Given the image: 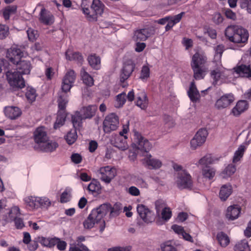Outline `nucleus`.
Here are the masks:
<instances>
[{
  "mask_svg": "<svg viewBox=\"0 0 251 251\" xmlns=\"http://www.w3.org/2000/svg\"><path fill=\"white\" fill-rule=\"evenodd\" d=\"M56 240V237L47 238L44 237H39L38 238V241L40 242L42 245L49 248H51L55 245V241Z\"/></svg>",
  "mask_w": 251,
  "mask_h": 251,
  "instance_id": "nucleus-44",
  "label": "nucleus"
},
{
  "mask_svg": "<svg viewBox=\"0 0 251 251\" xmlns=\"http://www.w3.org/2000/svg\"><path fill=\"white\" fill-rule=\"evenodd\" d=\"M150 70L149 68L147 66H143L142 68L140 78L143 81L147 80L150 77Z\"/></svg>",
  "mask_w": 251,
  "mask_h": 251,
  "instance_id": "nucleus-57",
  "label": "nucleus"
},
{
  "mask_svg": "<svg viewBox=\"0 0 251 251\" xmlns=\"http://www.w3.org/2000/svg\"><path fill=\"white\" fill-rule=\"evenodd\" d=\"M119 124V118L114 113L107 115L103 122V128L105 133H110L115 130Z\"/></svg>",
  "mask_w": 251,
  "mask_h": 251,
  "instance_id": "nucleus-7",
  "label": "nucleus"
},
{
  "mask_svg": "<svg viewBox=\"0 0 251 251\" xmlns=\"http://www.w3.org/2000/svg\"><path fill=\"white\" fill-rule=\"evenodd\" d=\"M162 251H177L176 247L172 244L170 241H168L160 245Z\"/></svg>",
  "mask_w": 251,
  "mask_h": 251,
  "instance_id": "nucleus-54",
  "label": "nucleus"
},
{
  "mask_svg": "<svg viewBox=\"0 0 251 251\" xmlns=\"http://www.w3.org/2000/svg\"><path fill=\"white\" fill-rule=\"evenodd\" d=\"M126 94L125 92H123L118 95L116 97V100L115 103V107L117 108L122 107L126 102Z\"/></svg>",
  "mask_w": 251,
  "mask_h": 251,
  "instance_id": "nucleus-52",
  "label": "nucleus"
},
{
  "mask_svg": "<svg viewBox=\"0 0 251 251\" xmlns=\"http://www.w3.org/2000/svg\"><path fill=\"white\" fill-rule=\"evenodd\" d=\"M9 217L11 220L17 218L20 214V208L17 206H13L8 212Z\"/></svg>",
  "mask_w": 251,
  "mask_h": 251,
  "instance_id": "nucleus-61",
  "label": "nucleus"
},
{
  "mask_svg": "<svg viewBox=\"0 0 251 251\" xmlns=\"http://www.w3.org/2000/svg\"><path fill=\"white\" fill-rule=\"evenodd\" d=\"M77 133L75 129L72 130L69 132L65 136V139L69 145L73 144L77 139Z\"/></svg>",
  "mask_w": 251,
  "mask_h": 251,
  "instance_id": "nucleus-53",
  "label": "nucleus"
},
{
  "mask_svg": "<svg viewBox=\"0 0 251 251\" xmlns=\"http://www.w3.org/2000/svg\"><path fill=\"white\" fill-rule=\"evenodd\" d=\"M97 109V106L96 105H90L82 107L80 112L85 119H90L95 115Z\"/></svg>",
  "mask_w": 251,
  "mask_h": 251,
  "instance_id": "nucleus-28",
  "label": "nucleus"
},
{
  "mask_svg": "<svg viewBox=\"0 0 251 251\" xmlns=\"http://www.w3.org/2000/svg\"><path fill=\"white\" fill-rule=\"evenodd\" d=\"M85 119L82 117V115L80 111H77L72 116V122L74 127L75 128L79 127L81 126V121Z\"/></svg>",
  "mask_w": 251,
  "mask_h": 251,
  "instance_id": "nucleus-46",
  "label": "nucleus"
},
{
  "mask_svg": "<svg viewBox=\"0 0 251 251\" xmlns=\"http://www.w3.org/2000/svg\"><path fill=\"white\" fill-rule=\"evenodd\" d=\"M216 238L222 247H226L229 244L230 239L229 237L223 232L218 233Z\"/></svg>",
  "mask_w": 251,
  "mask_h": 251,
  "instance_id": "nucleus-40",
  "label": "nucleus"
},
{
  "mask_svg": "<svg viewBox=\"0 0 251 251\" xmlns=\"http://www.w3.org/2000/svg\"><path fill=\"white\" fill-rule=\"evenodd\" d=\"M203 32L204 34H207L211 39H214L217 37L216 30L211 27H205L204 28Z\"/></svg>",
  "mask_w": 251,
  "mask_h": 251,
  "instance_id": "nucleus-63",
  "label": "nucleus"
},
{
  "mask_svg": "<svg viewBox=\"0 0 251 251\" xmlns=\"http://www.w3.org/2000/svg\"><path fill=\"white\" fill-rule=\"evenodd\" d=\"M241 212V208L238 205H233L228 207L226 217L227 219L234 220L238 218Z\"/></svg>",
  "mask_w": 251,
  "mask_h": 251,
  "instance_id": "nucleus-25",
  "label": "nucleus"
},
{
  "mask_svg": "<svg viewBox=\"0 0 251 251\" xmlns=\"http://www.w3.org/2000/svg\"><path fill=\"white\" fill-rule=\"evenodd\" d=\"M248 108V103L246 100H239L232 109V113L234 116H238L246 110Z\"/></svg>",
  "mask_w": 251,
  "mask_h": 251,
  "instance_id": "nucleus-29",
  "label": "nucleus"
},
{
  "mask_svg": "<svg viewBox=\"0 0 251 251\" xmlns=\"http://www.w3.org/2000/svg\"><path fill=\"white\" fill-rule=\"evenodd\" d=\"M234 100V97L231 93L224 95L217 100L215 107L218 109L225 108L232 103Z\"/></svg>",
  "mask_w": 251,
  "mask_h": 251,
  "instance_id": "nucleus-16",
  "label": "nucleus"
},
{
  "mask_svg": "<svg viewBox=\"0 0 251 251\" xmlns=\"http://www.w3.org/2000/svg\"><path fill=\"white\" fill-rule=\"evenodd\" d=\"M39 16L40 22L45 25H51L54 23V16L50 12L44 8L41 9Z\"/></svg>",
  "mask_w": 251,
  "mask_h": 251,
  "instance_id": "nucleus-20",
  "label": "nucleus"
},
{
  "mask_svg": "<svg viewBox=\"0 0 251 251\" xmlns=\"http://www.w3.org/2000/svg\"><path fill=\"white\" fill-rule=\"evenodd\" d=\"M76 78V74L74 70H69L62 79L61 89L64 91H70L73 86Z\"/></svg>",
  "mask_w": 251,
  "mask_h": 251,
  "instance_id": "nucleus-10",
  "label": "nucleus"
},
{
  "mask_svg": "<svg viewBox=\"0 0 251 251\" xmlns=\"http://www.w3.org/2000/svg\"><path fill=\"white\" fill-rule=\"evenodd\" d=\"M103 207L99 210V207L93 209L88 217L83 222V226L85 228L91 229L93 228L96 224H98L102 221V225L100 226V231L103 232L105 227L104 220H102V214L104 213Z\"/></svg>",
  "mask_w": 251,
  "mask_h": 251,
  "instance_id": "nucleus-2",
  "label": "nucleus"
},
{
  "mask_svg": "<svg viewBox=\"0 0 251 251\" xmlns=\"http://www.w3.org/2000/svg\"><path fill=\"white\" fill-rule=\"evenodd\" d=\"M134 68L135 65L131 60H128L124 64L120 75V80L121 82H124L130 77Z\"/></svg>",
  "mask_w": 251,
  "mask_h": 251,
  "instance_id": "nucleus-13",
  "label": "nucleus"
},
{
  "mask_svg": "<svg viewBox=\"0 0 251 251\" xmlns=\"http://www.w3.org/2000/svg\"><path fill=\"white\" fill-rule=\"evenodd\" d=\"M134 143L133 147L137 150L145 152L149 151L152 148V144L146 138L143 137L140 133L135 132L134 134Z\"/></svg>",
  "mask_w": 251,
  "mask_h": 251,
  "instance_id": "nucleus-8",
  "label": "nucleus"
},
{
  "mask_svg": "<svg viewBox=\"0 0 251 251\" xmlns=\"http://www.w3.org/2000/svg\"><path fill=\"white\" fill-rule=\"evenodd\" d=\"M41 150L45 152H52L54 151L58 147V144L52 141H45L39 145Z\"/></svg>",
  "mask_w": 251,
  "mask_h": 251,
  "instance_id": "nucleus-35",
  "label": "nucleus"
},
{
  "mask_svg": "<svg viewBox=\"0 0 251 251\" xmlns=\"http://www.w3.org/2000/svg\"><path fill=\"white\" fill-rule=\"evenodd\" d=\"M215 63V68L210 73L214 85L217 84L219 81H222L225 79L232 78L233 70L224 68L221 63Z\"/></svg>",
  "mask_w": 251,
  "mask_h": 251,
  "instance_id": "nucleus-3",
  "label": "nucleus"
},
{
  "mask_svg": "<svg viewBox=\"0 0 251 251\" xmlns=\"http://www.w3.org/2000/svg\"><path fill=\"white\" fill-rule=\"evenodd\" d=\"M87 189L92 193H98L100 189V186L98 182L92 181L88 185Z\"/></svg>",
  "mask_w": 251,
  "mask_h": 251,
  "instance_id": "nucleus-56",
  "label": "nucleus"
},
{
  "mask_svg": "<svg viewBox=\"0 0 251 251\" xmlns=\"http://www.w3.org/2000/svg\"><path fill=\"white\" fill-rule=\"evenodd\" d=\"M136 104L142 109H145L148 104V100L146 93L144 90H141L136 94Z\"/></svg>",
  "mask_w": 251,
  "mask_h": 251,
  "instance_id": "nucleus-23",
  "label": "nucleus"
},
{
  "mask_svg": "<svg viewBox=\"0 0 251 251\" xmlns=\"http://www.w3.org/2000/svg\"><path fill=\"white\" fill-rule=\"evenodd\" d=\"M234 250L235 251H249L250 247L247 241L243 240L236 244Z\"/></svg>",
  "mask_w": 251,
  "mask_h": 251,
  "instance_id": "nucleus-50",
  "label": "nucleus"
},
{
  "mask_svg": "<svg viewBox=\"0 0 251 251\" xmlns=\"http://www.w3.org/2000/svg\"><path fill=\"white\" fill-rule=\"evenodd\" d=\"M68 92L62 90V91L58 93L57 102L59 111H65L66 105L68 102V96L67 94Z\"/></svg>",
  "mask_w": 251,
  "mask_h": 251,
  "instance_id": "nucleus-27",
  "label": "nucleus"
},
{
  "mask_svg": "<svg viewBox=\"0 0 251 251\" xmlns=\"http://www.w3.org/2000/svg\"><path fill=\"white\" fill-rule=\"evenodd\" d=\"M70 191L68 189H66L61 195L60 201L62 203L67 202L70 201Z\"/></svg>",
  "mask_w": 251,
  "mask_h": 251,
  "instance_id": "nucleus-62",
  "label": "nucleus"
},
{
  "mask_svg": "<svg viewBox=\"0 0 251 251\" xmlns=\"http://www.w3.org/2000/svg\"><path fill=\"white\" fill-rule=\"evenodd\" d=\"M104 6L100 0H93L91 8L95 15H101L103 12Z\"/></svg>",
  "mask_w": 251,
  "mask_h": 251,
  "instance_id": "nucleus-39",
  "label": "nucleus"
},
{
  "mask_svg": "<svg viewBox=\"0 0 251 251\" xmlns=\"http://www.w3.org/2000/svg\"><path fill=\"white\" fill-rule=\"evenodd\" d=\"M80 75L83 82L88 86H92L94 84V80L92 77L83 68L80 71Z\"/></svg>",
  "mask_w": 251,
  "mask_h": 251,
  "instance_id": "nucleus-42",
  "label": "nucleus"
},
{
  "mask_svg": "<svg viewBox=\"0 0 251 251\" xmlns=\"http://www.w3.org/2000/svg\"><path fill=\"white\" fill-rule=\"evenodd\" d=\"M4 113L9 119L14 120L21 116L22 111L18 107L8 106L5 108Z\"/></svg>",
  "mask_w": 251,
  "mask_h": 251,
  "instance_id": "nucleus-26",
  "label": "nucleus"
},
{
  "mask_svg": "<svg viewBox=\"0 0 251 251\" xmlns=\"http://www.w3.org/2000/svg\"><path fill=\"white\" fill-rule=\"evenodd\" d=\"M7 81L13 88H23L25 86V81L22 75L16 71H8L6 73Z\"/></svg>",
  "mask_w": 251,
  "mask_h": 251,
  "instance_id": "nucleus-6",
  "label": "nucleus"
},
{
  "mask_svg": "<svg viewBox=\"0 0 251 251\" xmlns=\"http://www.w3.org/2000/svg\"><path fill=\"white\" fill-rule=\"evenodd\" d=\"M137 211L141 218L146 223H151L155 219L153 212L143 204H138Z\"/></svg>",
  "mask_w": 251,
  "mask_h": 251,
  "instance_id": "nucleus-12",
  "label": "nucleus"
},
{
  "mask_svg": "<svg viewBox=\"0 0 251 251\" xmlns=\"http://www.w3.org/2000/svg\"><path fill=\"white\" fill-rule=\"evenodd\" d=\"M38 208L47 210L51 205V201L46 197H39Z\"/></svg>",
  "mask_w": 251,
  "mask_h": 251,
  "instance_id": "nucleus-47",
  "label": "nucleus"
},
{
  "mask_svg": "<svg viewBox=\"0 0 251 251\" xmlns=\"http://www.w3.org/2000/svg\"><path fill=\"white\" fill-rule=\"evenodd\" d=\"M39 197L28 196L25 198L24 201L26 206L30 210L38 209Z\"/></svg>",
  "mask_w": 251,
  "mask_h": 251,
  "instance_id": "nucleus-32",
  "label": "nucleus"
},
{
  "mask_svg": "<svg viewBox=\"0 0 251 251\" xmlns=\"http://www.w3.org/2000/svg\"><path fill=\"white\" fill-rule=\"evenodd\" d=\"M208 132L206 129H199L190 142L191 148L195 150L202 146L206 141Z\"/></svg>",
  "mask_w": 251,
  "mask_h": 251,
  "instance_id": "nucleus-9",
  "label": "nucleus"
},
{
  "mask_svg": "<svg viewBox=\"0 0 251 251\" xmlns=\"http://www.w3.org/2000/svg\"><path fill=\"white\" fill-rule=\"evenodd\" d=\"M224 49V46L222 45H219L214 49L215 55L213 63H221V57Z\"/></svg>",
  "mask_w": 251,
  "mask_h": 251,
  "instance_id": "nucleus-49",
  "label": "nucleus"
},
{
  "mask_svg": "<svg viewBox=\"0 0 251 251\" xmlns=\"http://www.w3.org/2000/svg\"><path fill=\"white\" fill-rule=\"evenodd\" d=\"M102 206L104 209V213L102 214V218H103L108 213H110V218L117 216L120 213V208L117 206L111 207V205L108 203H103L100 205L98 207L99 210Z\"/></svg>",
  "mask_w": 251,
  "mask_h": 251,
  "instance_id": "nucleus-22",
  "label": "nucleus"
},
{
  "mask_svg": "<svg viewBox=\"0 0 251 251\" xmlns=\"http://www.w3.org/2000/svg\"><path fill=\"white\" fill-rule=\"evenodd\" d=\"M15 64H16V71L22 75L30 73L31 66L29 61L21 60L18 63H16Z\"/></svg>",
  "mask_w": 251,
  "mask_h": 251,
  "instance_id": "nucleus-21",
  "label": "nucleus"
},
{
  "mask_svg": "<svg viewBox=\"0 0 251 251\" xmlns=\"http://www.w3.org/2000/svg\"><path fill=\"white\" fill-rule=\"evenodd\" d=\"M68 251H90L84 244H77L71 245Z\"/></svg>",
  "mask_w": 251,
  "mask_h": 251,
  "instance_id": "nucleus-55",
  "label": "nucleus"
},
{
  "mask_svg": "<svg viewBox=\"0 0 251 251\" xmlns=\"http://www.w3.org/2000/svg\"><path fill=\"white\" fill-rule=\"evenodd\" d=\"M232 192V186L229 184H225L221 186L219 198L222 201H226Z\"/></svg>",
  "mask_w": 251,
  "mask_h": 251,
  "instance_id": "nucleus-30",
  "label": "nucleus"
},
{
  "mask_svg": "<svg viewBox=\"0 0 251 251\" xmlns=\"http://www.w3.org/2000/svg\"><path fill=\"white\" fill-rule=\"evenodd\" d=\"M240 7L246 9L248 13L251 14V0H241Z\"/></svg>",
  "mask_w": 251,
  "mask_h": 251,
  "instance_id": "nucleus-64",
  "label": "nucleus"
},
{
  "mask_svg": "<svg viewBox=\"0 0 251 251\" xmlns=\"http://www.w3.org/2000/svg\"><path fill=\"white\" fill-rule=\"evenodd\" d=\"M246 150V147L243 145L239 146L237 150L235 151L232 159L233 163H236L241 159L243 157L244 152Z\"/></svg>",
  "mask_w": 251,
  "mask_h": 251,
  "instance_id": "nucleus-43",
  "label": "nucleus"
},
{
  "mask_svg": "<svg viewBox=\"0 0 251 251\" xmlns=\"http://www.w3.org/2000/svg\"><path fill=\"white\" fill-rule=\"evenodd\" d=\"M143 163L149 169H157L162 166V162L158 159L152 158L151 154H148L143 159Z\"/></svg>",
  "mask_w": 251,
  "mask_h": 251,
  "instance_id": "nucleus-19",
  "label": "nucleus"
},
{
  "mask_svg": "<svg viewBox=\"0 0 251 251\" xmlns=\"http://www.w3.org/2000/svg\"><path fill=\"white\" fill-rule=\"evenodd\" d=\"M17 6L15 5H10L6 7L3 11V16L5 20H8L11 15L16 13Z\"/></svg>",
  "mask_w": 251,
  "mask_h": 251,
  "instance_id": "nucleus-51",
  "label": "nucleus"
},
{
  "mask_svg": "<svg viewBox=\"0 0 251 251\" xmlns=\"http://www.w3.org/2000/svg\"><path fill=\"white\" fill-rule=\"evenodd\" d=\"M233 70L232 78L238 76L250 78L251 77V68L250 65H240L231 69Z\"/></svg>",
  "mask_w": 251,
  "mask_h": 251,
  "instance_id": "nucleus-14",
  "label": "nucleus"
},
{
  "mask_svg": "<svg viewBox=\"0 0 251 251\" xmlns=\"http://www.w3.org/2000/svg\"><path fill=\"white\" fill-rule=\"evenodd\" d=\"M185 15V12H182L180 13L173 16L168 22L165 26L166 31L170 30L176 24L179 23L182 17Z\"/></svg>",
  "mask_w": 251,
  "mask_h": 251,
  "instance_id": "nucleus-36",
  "label": "nucleus"
},
{
  "mask_svg": "<svg viewBox=\"0 0 251 251\" xmlns=\"http://www.w3.org/2000/svg\"><path fill=\"white\" fill-rule=\"evenodd\" d=\"M9 34V27L4 25L0 24V39L5 38Z\"/></svg>",
  "mask_w": 251,
  "mask_h": 251,
  "instance_id": "nucleus-60",
  "label": "nucleus"
},
{
  "mask_svg": "<svg viewBox=\"0 0 251 251\" xmlns=\"http://www.w3.org/2000/svg\"><path fill=\"white\" fill-rule=\"evenodd\" d=\"M34 140L39 145L47 141L48 136L45 129L40 127L36 129L34 133Z\"/></svg>",
  "mask_w": 251,
  "mask_h": 251,
  "instance_id": "nucleus-24",
  "label": "nucleus"
},
{
  "mask_svg": "<svg viewBox=\"0 0 251 251\" xmlns=\"http://www.w3.org/2000/svg\"><path fill=\"white\" fill-rule=\"evenodd\" d=\"M66 116L65 111L58 110L56 120L54 125V128L55 129L59 128L64 124Z\"/></svg>",
  "mask_w": 251,
  "mask_h": 251,
  "instance_id": "nucleus-48",
  "label": "nucleus"
},
{
  "mask_svg": "<svg viewBox=\"0 0 251 251\" xmlns=\"http://www.w3.org/2000/svg\"><path fill=\"white\" fill-rule=\"evenodd\" d=\"M26 33L29 40L32 42L34 41L38 36V31L31 28H28Z\"/></svg>",
  "mask_w": 251,
  "mask_h": 251,
  "instance_id": "nucleus-59",
  "label": "nucleus"
},
{
  "mask_svg": "<svg viewBox=\"0 0 251 251\" xmlns=\"http://www.w3.org/2000/svg\"><path fill=\"white\" fill-rule=\"evenodd\" d=\"M216 170L210 166L201 167V174L204 178L212 179L215 176Z\"/></svg>",
  "mask_w": 251,
  "mask_h": 251,
  "instance_id": "nucleus-38",
  "label": "nucleus"
},
{
  "mask_svg": "<svg viewBox=\"0 0 251 251\" xmlns=\"http://www.w3.org/2000/svg\"><path fill=\"white\" fill-rule=\"evenodd\" d=\"M175 182L180 189H190L192 187L191 176L185 170L177 173Z\"/></svg>",
  "mask_w": 251,
  "mask_h": 251,
  "instance_id": "nucleus-4",
  "label": "nucleus"
},
{
  "mask_svg": "<svg viewBox=\"0 0 251 251\" xmlns=\"http://www.w3.org/2000/svg\"><path fill=\"white\" fill-rule=\"evenodd\" d=\"M99 172L101 180L106 183H110L116 175V169L109 166L101 167Z\"/></svg>",
  "mask_w": 251,
  "mask_h": 251,
  "instance_id": "nucleus-11",
  "label": "nucleus"
},
{
  "mask_svg": "<svg viewBox=\"0 0 251 251\" xmlns=\"http://www.w3.org/2000/svg\"><path fill=\"white\" fill-rule=\"evenodd\" d=\"M187 93L192 102H196L199 100L200 96V93L194 81L191 82Z\"/></svg>",
  "mask_w": 251,
  "mask_h": 251,
  "instance_id": "nucleus-31",
  "label": "nucleus"
},
{
  "mask_svg": "<svg viewBox=\"0 0 251 251\" xmlns=\"http://www.w3.org/2000/svg\"><path fill=\"white\" fill-rule=\"evenodd\" d=\"M216 161H218V159L213 157L210 154H207L201 158L196 164L197 166L200 165L201 167L209 166V165L214 164Z\"/></svg>",
  "mask_w": 251,
  "mask_h": 251,
  "instance_id": "nucleus-33",
  "label": "nucleus"
},
{
  "mask_svg": "<svg viewBox=\"0 0 251 251\" xmlns=\"http://www.w3.org/2000/svg\"><path fill=\"white\" fill-rule=\"evenodd\" d=\"M154 30L152 28H143L135 31L133 39L136 42L144 41L154 34Z\"/></svg>",
  "mask_w": 251,
  "mask_h": 251,
  "instance_id": "nucleus-15",
  "label": "nucleus"
},
{
  "mask_svg": "<svg viewBox=\"0 0 251 251\" xmlns=\"http://www.w3.org/2000/svg\"><path fill=\"white\" fill-rule=\"evenodd\" d=\"M89 65L94 69L98 70L100 67V58L95 54L88 56L87 58Z\"/></svg>",
  "mask_w": 251,
  "mask_h": 251,
  "instance_id": "nucleus-37",
  "label": "nucleus"
},
{
  "mask_svg": "<svg viewBox=\"0 0 251 251\" xmlns=\"http://www.w3.org/2000/svg\"><path fill=\"white\" fill-rule=\"evenodd\" d=\"M127 137L120 135H112L111 143L114 147L122 151H125L128 148Z\"/></svg>",
  "mask_w": 251,
  "mask_h": 251,
  "instance_id": "nucleus-17",
  "label": "nucleus"
},
{
  "mask_svg": "<svg viewBox=\"0 0 251 251\" xmlns=\"http://www.w3.org/2000/svg\"><path fill=\"white\" fill-rule=\"evenodd\" d=\"M191 68L194 73V77L196 80H200L203 79L206 72V68L205 67H199L198 66H191Z\"/></svg>",
  "mask_w": 251,
  "mask_h": 251,
  "instance_id": "nucleus-34",
  "label": "nucleus"
},
{
  "mask_svg": "<svg viewBox=\"0 0 251 251\" xmlns=\"http://www.w3.org/2000/svg\"><path fill=\"white\" fill-rule=\"evenodd\" d=\"M25 95L27 100L29 101L32 102L35 100L36 97V91L33 88H28Z\"/></svg>",
  "mask_w": 251,
  "mask_h": 251,
  "instance_id": "nucleus-58",
  "label": "nucleus"
},
{
  "mask_svg": "<svg viewBox=\"0 0 251 251\" xmlns=\"http://www.w3.org/2000/svg\"><path fill=\"white\" fill-rule=\"evenodd\" d=\"M225 35L229 40L236 43H245L248 41V31L238 25L228 26L225 30Z\"/></svg>",
  "mask_w": 251,
  "mask_h": 251,
  "instance_id": "nucleus-1",
  "label": "nucleus"
},
{
  "mask_svg": "<svg viewBox=\"0 0 251 251\" xmlns=\"http://www.w3.org/2000/svg\"><path fill=\"white\" fill-rule=\"evenodd\" d=\"M27 55V53L22 50L21 47L14 45L8 49L6 52V57L12 63L16 64L21 60L22 57Z\"/></svg>",
  "mask_w": 251,
  "mask_h": 251,
  "instance_id": "nucleus-5",
  "label": "nucleus"
},
{
  "mask_svg": "<svg viewBox=\"0 0 251 251\" xmlns=\"http://www.w3.org/2000/svg\"><path fill=\"white\" fill-rule=\"evenodd\" d=\"M66 57L69 60L76 61L79 63L81 62L83 60V57L80 53L73 52L69 50L66 52Z\"/></svg>",
  "mask_w": 251,
  "mask_h": 251,
  "instance_id": "nucleus-41",
  "label": "nucleus"
},
{
  "mask_svg": "<svg viewBox=\"0 0 251 251\" xmlns=\"http://www.w3.org/2000/svg\"><path fill=\"white\" fill-rule=\"evenodd\" d=\"M207 62V57L205 53L202 50L197 51L192 56L191 66H198L205 67Z\"/></svg>",
  "mask_w": 251,
  "mask_h": 251,
  "instance_id": "nucleus-18",
  "label": "nucleus"
},
{
  "mask_svg": "<svg viewBox=\"0 0 251 251\" xmlns=\"http://www.w3.org/2000/svg\"><path fill=\"white\" fill-rule=\"evenodd\" d=\"M236 170V168L234 165L229 164L222 172L221 176L223 178H227L234 174Z\"/></svg>",
  "mask_w": 251,
  "mask_h": 251,
  "instance_id": "nucleus-45",
  "label": "nucleus"
}]
</instances>
